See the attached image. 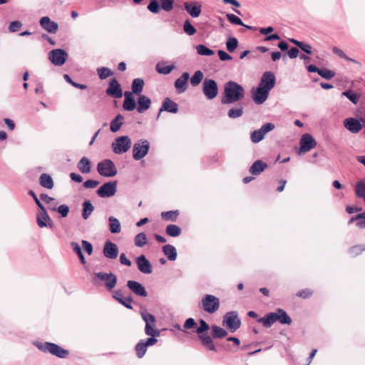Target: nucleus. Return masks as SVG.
Instances as JSON below:
<instances>
[{
  "instance_id": "1",
  "label": "nucleus",
  "mask_w": 365,
  "mask_h": 365,
  "mask_svg": "<svg viewBox=\"0 0 365 365\" xmlns=\"http://www.w3.org/2000/svg\"><path fill=\"white\" fill-rule=\"evenodd\" d=\"M34 344L41 351L50 353L60 359H66L69 354L68 350L63 349L61 346L54 343L34 341Z\"/></svg>"
},
{
  "instance_id": "2",
  "label": "nucleus",
  "mask_w": 365,
  "mask_h": 365,
  "mask_svg": "<svg viewBox=\"0 0 365 365\" xmlns=\"http://www.w3.org/2000/svg\"><path fill=\"white\" fill-rule=\"evenodd\" d=\"M140 316L145 323V333L146 335L150 336V338H155L159 336L160 332L155 328L156 319L155 316L145 311L140 312Z\"/></svg>"
},
{
  "instance_id": "3",
  "label": "nucleus",
  "mask_w": 365,
  "mask_h": 365,
  "mask_svg": "<svg viewBox=\"0 0 365 365\" xmlns=\"http://www.w3.org/2000/svg\"><path fill=\"white\" fill-rule=\"evenodd\" d=\"M150 149V143L146 139H140L135 143L133 146V158L135 160H140L145 157Z\"/></svg>"
},
{
  "instance_id": "4",
  "label": "nucleus",
  "mask_w": 365,
  "mask_h": 365,
  "mask_svg": "<svg viewBox=\"0 0 365 365\" xmlns=\"http://www.w3.org/2000/svg\"><path fill=\"white\" fill-rule=\"evenodd\" d=\"M98 173L103 177H113L117 175L118 170L113 162L110 159H105L98 163Z\"/></svg>"
},
{
  "instance_id": "5",
  "label": "nucleus",
  "mask_w": 365,
  "mask_h": 365,
  "mask_svg": "<svg viewBox=\"0 0 365 365\" xmlns=\"http://www.w3.org/2000/svg\"><path fill=\"white\" fill-rule=\"evenodd\" d=\"M93 283L97 284V279L105 282V287L108 290H112L117 284V277L112 272H95L93 274Z\"/></svg>"
},
{
  "instance_id": "6",
  "label": "nucleus",
  "mask_w": 365,
  "mask_h": 365,
  "mask_svg": "<svg viewBox=\"0 0 365 365\" xmlns=\"http://www.w3.org/2000/svg\"><path fill=\"white\" fill-rule=\"evenodd\" d=\"M201 305L205 312L213 314L220 308V300L214 295L205 294L202 298Z\"/></svg>"
},
{
  "instance_id": "7",
  "label": "nucleus",
  "mask_w": 365,
  "mask_h": 365,
  "mask_svg": "<svg viewBox=\"0 0 365 365\" xmlns=\"http://www.w3.org/2000/svg\"><path fill=\"white\" fill-rule=\"evenodd\" d=\"M132 142L128 136L118 137L112 143L113 151L118 155L126 153L130 148Z\"/></svg>"
},
{
  "instance_id": "8",
  "label": "nucleus",
  "mask_w": 365,
  "mask_h": 365,
  "mask_svg": "<svg viewBox=\"0 0 365 365\" xmlns=\"http://www.w3.org/2000/svg\"><path fill=\"white\" fill-rule=\"evenodd\" d=\"M244 88L236 82L230 81V103L237 102L244 98Z\"/></svg>"
},
{
  "instance_id": "9",
  "label": "nucleus",
  "mask_w": 365,
  "mask_h": 365,
  "mask_svg": "<svg viewBox=\"0 0 365 365\" xmlns=\"http://www.w3.org/2000/svg\"><path fill=\"white\" fill-rule=\"evenodd\" d=\"M67 58L68 53L61 48L53 49L48 53V59L53 65L57 66L63 65Z\"/></svg>"
},
{
  "instance_id": "10",
  "label": "nucleus",
  "mask_w": 365,
  "mask_h": 365,
  "mask_svg": "<svg viewBox=\"0 0 365 365\" xmlns=\"http://www.w3.org/2000/svg\"><path fill=\"white\" fill-rule=\"evenodd\" d=\"M274 125L272 123L264 124L259 129L255 130L251 133L250 138L252 143H257L264 138V135L274 129Z\"/></svg>"
},
{
  "instance_id": "11",
  "label": "nucleus",
  "mask_w": 365,
  "mask_h": 365,
  "mask_svg": "<svg viewBox=\"0 0 365 365\" xmlns=\"http://www.w3.org/2000/svg\"><path fill=\"white\" fill-rule=\"evenodd\" d=\"M117 191V181H110L103 184L97 190V195L101 197H110Z\"/></svg>"
},
{
  "instance_id": "12",
  "label": "nucleus",
  "mask_w": 365,
  "mask_h": 365,
  "mask_svg": "<svg viewBox=\"0 0 365 365\" xmlns=\"http://www.w3.org/2000/svg\"><path fill=\"white\" fill-rule=\"evenodd\" d=\"M317 142L310 134H304L300 139V148L298 154L301 155L315 148Z\"/></svg>"
},
{
  "instance_id": "13",
  "label": "nucleus",
  "mask_w": 365,
  "mask_h": 365,
  "mask_svg": "<svg viewBox=\"0 0 365 365\" xmlns=\"http://www.w3.org/2000/svg\"><path fill=\"white\" fill-rule=\"evenodd\" d=\"M157 341L158 339L155 338H148L146 340H140L135 346L137 356L139 359L143 358L147 351L148 347L153 346Z\"/></svg>"
},
{
  "instance_id": "14",
  "label": "nucleus",
  "mask_w": 365,
  "mask_h": 365,
  "mask_svg": "<svg viewBox=\"0 0 365 365\" xmlns=\"http://www.w3.org/2000/svg\"><path fill=\"white\" fill-rule=\"evenodd\" d=\"M217 86L212 79H205L203 82V93L208 99H213L217 95Z\"/></svg>"
},
{
  "instance_id": "15",
  "label": "nucleus",
  "mask_w": 365,
  "mask_h": 365,
  "mask_svg": "<svg viewBox=\"0 0 365 365\" xmlns=\"http://www.w3.org/2000/svg\"><path fill=\"white\" fill-rule=\"evenodd\" d=\"M276 78L271 71H266L262 74L259 86L267 90L269 92L274 87Z\"/></svg>"
},
{
  "instance_id": "16",
  "label": "nucleus",
  "mask_w": 365,
  "mask_h": 365,
  "mask_svg": "<svg viewBox=\"0 0 365 365\" xmlns=\"http://www.w3.org/2000/svg\"><path fill=\"white\" fill-rule=\"evenodd\" d=\"M251 92L252 100L257 105L264 103L267 99L269 93L267 90H265L259 86L256 88H252Z\"/></svg>"
},
{
  "instance_id": "17",
  "label": "nucleus",
  "mask_w": 365,
  "mask_h": 365,
  "mask_svg": "<svg viewBox=\"0 0 365 365\" xmlns=\"http://www.w3.org/2000/svg\"><path fill=\"white\" fill-rule=\"evenodd\" d=\"M105 257L109 259H115L118 257L119 250L116 244L108 240L105 242L103 250Z\"/></svg>"
},
{
  "instance_id": "18",
  "label": "nucleus",
  "mask_w": 365,
  "mask_h": 365,
  "mask_svg": "<svg viewBox=\"0 0 365 365\" xmlns=\"http://www.w3.org/2000/svg\"><path fill=\"white\" fill-rule=\"evenodd\" d=\"M36 222L38 226L41 228L46 227H49L50 228L53 227V222L45 208H43V210H40L37 213Z\"/></svg>"
},
{
  "instance_id": "19",
  "label": "nucleus",
  "mask_w": 365,
  "mask_h": 365,
  "mask_svg": "<svg viewBox=\"0 0 365 365\" xmlns=\"http://www.w3.org/2000/svg\"><path fill=\"white\" fill-rule=\"evenodd\" d=\"M106 93L107 95L116 98L122 97V88L115 78H111L110 80L108 88L106 89Z\"/></svg>"
},
{
  "instance_id": "20",
  "label": "nucleus",
  "mask_w": 365,
  "mask_h": 365,
  "mask_svg": "<svg viewBox=\"0 0 365 365\" xmlns=\"http://www.w3.org/2000/svg\"><path fill=\"white\" fill-rule=\"evenodd\" d=\"M136 264L139 271L143 274H149L153 272L152 264L144 255L136 258Z\"/></svg>"
},
{
  "instance_id": "21",
  "label": "nucleus",
  "mask_w": 365,
  "mask_h": 365,
  "mask_svg": "<svg viewBox=\"0 0 365 365\" xmlns=\"http://www.w3.org/2000/svg\"><path fill=\"white\" fill-rule=\"evenodd\" d=\"M127 287L135 295L145 297L148 296V292L145 287L140 282L134 280H128L127 282Z\"/></svg>"
},
{
  "instance_id": "22",
  "label": "nucleus",
  "mask_w": 365,
  "mask_h": 365,
  "mask_svg": "<svg viewBox=\"0 0 365 365\" xmlns=\"http://www.w3.org/2000/svg\"><path fill=\"white\" fill-rule=\"evenodd\" d=\"M39 24L45 31L50 34H56L58 29V24L51 21L48 16L41 18Z\"/></svg>"
},
{
  "instance_id": "23",
  "label": "nucleus",
  "mask_w": 365,
  "mask_h": 365,
  "mask_svg": "<svg viewBox=\"0 0 365 365\" xmlns=\"http://www.w3.org/2000/svg\"><path fill=\"white\" fill-rule=\"evenodd\" d=\"M163 111L177 113L178 112V105L175 102L173 101L170 98L167 97L163 101L157 118H159L160 115Z\"/></svg>"
},
{
  "instance_id": "24",
  "label": "nucleus",
  "mask_w": 365,
  "mask_h": 365,
  "mask_svg": "<svg viewBox=\"0 0 365 365\" xmlns=\"http://www.w3.org/2000/svg\"><path fill=\"white\" fill-rule=\"evenodd\" d=\"M190 78L188 73H183L180 77L177 78L175 81V88L177 90L178 93H184L187 88V81Z\"/></svg>"
},
{
  "instance_id": "25",
  "label": "nucleus",
  "mask_w": 365,
  "mask_h": 365,
  "mask_svg": "<svg viewBox=\"0 0 365 365\" xmlns=\"http://www.w3.org/2000/svg\"><path fill=\"white\" fill-rule=\"evenodd\" d=\"M184 8L193 18L198 17L201 14V5L198 2H185Z\"/></svg>"
},
{
  "instance_id": "26",
  "label": "nucleus",
  "mask_w": 365,
  "mask_h": 365,
  "mask_svg": "<svg viewBox=\"0 0 365 365\" xmlns=\"http://www.w3.org/2000/svg\"><path fill=\"white\" fill-rule=\"evenodd\" d=\"M344 127L353 133H359L362 128L359 120L354 118L346 119L344 120Z\"/></svg>"
},
{
  "instance_id": "27",
  "label": "nucleus",
  "mask_w": 365,
  "mask_h": 365,
  "mask_svg": "<svg viewBox=\"0 0 365 365\" xmlns=\"http://www.w3.org/2000/svg\"><path fill=\"white\" fill-rule=\"evenodd\" d=\"M151 106V100L145 95H140L138 98L137 111L143 113L150 108Z\"/></svg>"
},
{
  "instance_id": "28",
  "label": "nucleus",
  "mask_w": 365,
  "mask_h": 365,
  "mask_svg": "<svg viewBox=\"0 0 365 365\" xmlns=\"http://www.w3.org/2000/svg\"><path fill=\"white\" fill-rule=\"evenodd\" d=\"M124 102L123 108L125 110L132 111L137 107V103L131 92L125 91L124 93Z\"/></svg>"
},
{
  "instance_id": "29",
  "label": "nucleus",
  "mask_w": 365,
  "mask_h": 365,
  "mask_svg": "<svg viewBox=\"0 0 365 365\" xmlns=\"http://www.w3.org/2000/svg\"><path fill=\"white\" fill-rule=\"evenodd\" d=\"M274 313L277 322H279L282 324L289 325L292 324V320L291 317L282 309L278 308Z\"/></svg>"
},
{
  "instance_id": "30",
  "label": "nucleus",
  "mask_w": 365,
  "mask_h": 365,
  "mask_svg": "<svg viewBox=\"0 0 365 365\" xmlns=\"http://www.w3.org/2000/svg\"><path fill=\"white\" fill-rule=\"evenodd\" d=\"M267 167V163H264L261 160H257L250 166V173L254 175H259Z\"/></svg>"
},
{
  "instance_id": "31",
  "label": "nucleus",
  "mask_w": 365,
  "mask_h": 365,
  "mask_svg": "<svg viewBox=\"0 0 365 365\" xmlns=\"http://www.w3.org/2000/svg\"><path fill=\"white\" fill-rule=\"evenodd\" d=\"M241 321L236 312H230V332H234L240 328Z\"/></svg>"
},
{
  "instance_id": "32",
  "label": "nucleus",
  "mask_w": 365,
  "mask_h": 365,
  "mask_svg": "<svg viewBox=\"0 0 365 365\" xmlns=\"http://www.w3.org/2000/svg\"><path fill=\"white\" fill-rule=\"evenodd\" d=\"M109 231L112 234H118L121 231V225L120 221L115 217H108Z\"/></svg>"
},
{
  "instance_id": "33",
  "label": "nucleus",
  "mask_w": 365,
  "mask_h": 365,
  "mask_svg": "<svg viewBox=\"0 0 365 365\" xmlns=\"http://www.w3.org/2000/svg\"><path fill=\"white\" fill-rule=\"evenodd\" d=\"M163 252L164 255L170 261H175L177 258L178 254L175 247L171 245H165L163 247Z\"/></svg>"
},
{
  "instance_id": "34",
  "label": "nucleus",
  "mask_w": 365,
  "mask_h": 365,
  "mask_svg": "<svg viewBox=\"0 0 365 365\" xmlns=\"http://www.w3.org/2000/svg\"><path fill=\"white\" fill-rule=\"evenodd\" d=\"M78 169L82 173H88L91 170V163L86 157H83L77 165Z\"/></svg>"
},
{
  "instance_id": "35",
  "label": "nucleus",
  "mask_w": 365,
  "mask_h": 365,
  "mask_svg": "<svg viewBox=\"0 0 365 365\" xmlns=\"http://www.w3.org/2000/svg\"><path fill=\"white\" fill-rule=\"evenodd\" d=\"M258 322L262 323L264 327H270L274 322H276V316L274 312H270L265 317L259 318Z\"/></svg>"
},
{
  "instance_id": "36",
  "label": "nucleus",
  "mask_w": 365,
  "mask_h": 365,
  "mask_svg": "<svg viewBox=\"0 0 365 365\" xmlns=\"http://www.w3.org/2000/svg\"><path fill=\"white\" fill-rule=\"evenodd\" d=\"M82 217L84 220L88 219L94 210V206L90 200H85L82 204Z\"/></svg>"
},
{
  "instance_id": "37",
  "label": "nucleus",
  "mask_w": 365,
  "mask_h": 365,
  "mask_svg": "<svg viewBox=\"0 0 365 365\" xmlns=\"http://www.w3.org/2000/svg\"><path fill=\"white\" fill-rule=\"evenodd\" d=\"M40 185L47 189H52L53 187V181L52 178L46 173H43L39 178Z\"/></svg>"
},
{
  "instance_id": "38",
  "label": "nucleus",
  "mask_w": 365,
  "mask_h": 365,
  "mask_svg": "<svg viewBox=\"0 0 365 365\" xmlns=\"http://www.w3.org/2000/svg\"><path fill=\"white\" fill-rule=\"evenodd\" d=\"M123 116L120 114H118L115 116V118L111 120L110 125V129L112 132L115 133L120 128L121 125L123 123Z\"/></svg>"
},
{
  "instance_id": "39",
  "label": "nucleus",
  "mask_w": 365,
  "mask_h": 365,
  "mask_svg": "<svg viewBox=\"0 0 365 365\" xmlns=\"http://www.w3.org/2000/svg\"><path fill=\"white\" fill-rule=\"evenodd\" d=\"M144 86V81L141 78H135L133 81L132 85H131V89H132V94H140L143 89Z\"/></svg>"
},
{
  "instance_id": "40",
  "label": "nucleus",
  "mask_w": 365,
  "mask_h": 365,
  "mask_svg": "<svg viewBox=\"0 0 365 365\" xmlns=\"http://www.w3.org/2000/svg\"><path fill=\"white\" fill-rule=\"evenodd\" d=\"M199 339H200L202 345L209 350H215V346L212 342L211 337L207 334H200L199 335Z\"/></svg>"
},
{
  "instance_id": "41",
  "label": "nucleus",
  "mask_w": 365,
  "mask_h": 365,
  "mask_svg": "<svg viewBox=\"0 0 365 365\" xmlns=\"http://www.w3.org/2000/svg\"><path fill=\"white\" fill-rule=\"evenodd\" d=\"M165 232L170 237H178L181 234V228L178 225L170 224L166 227Z\"/></svg>"
},
{
  "instance_id": "42",
  "label": "nucleus",
  "mask_w": 365,
  "mask_h": 365,
  "mask_svg": "<svg viewBox=\"0 0 365 365\" xmlns=\"http://www.w3.org/2000/svg\"><path fill=\"white\" fill-rule=\"evenodd\" d=\"M148 242L147 235L144 232H140L134 238L135 245L138 247H143Z\"/></svg>"
},
{
  "instance_id": "43",
  "label": "nucleus",
  "mask_w": 365,
  "mask_h": 365,
  "mask_svg": "<svg viewBox=\"0 0 365 365\" xmlns=\"http://www.w3.org/2000/svg\"><path fill=\"white\" fill-rule=\"evenodd\" d=\"M174 65L165 66L163 63H158L156 65V71L161 74L168 75L174 69Z\"/></svg>"
},
{
  "instance_id": "44",
  "label": "nucleus",
  "mask_w": 365,
  "mask_h": 365,
  "mask_svg": "<svg viewBox=\"0 0 365 365\" xmlns=\"http://www.w3.org/2000/svg\"><path fill=\"white\" fill-rule=\"evenodd\" d=\"M179 215L178 210H170L167 212H163L161 213V217L165 220H170L172 222H175Z\"/></svg>"
},
{
  "instance_id": "45",
  "label": "nucleus",
  "mask_w": 365,
  "mask_h": 365,
  "mask_svg": "<svg viewBox=\"0 0 365 365\" xmlns=\"http://www.w3.org/2000/svg\"><path fill=\"white\" fill-rule=\"evenodd\" d=\"M212 336L213 338H222L227 336V332L222 328L216 325L212 326Z\"/></svg>"
},
{
  "instance_id": "46",
  "label": "nucleus",
  "mask_w": 365,
  "mask_h": 365,
  "mask_svg": "<svg viewBox=\"0 0 365 365\" xmlns=\"http://www.w3.org/2000/svg\"><path fill=\"white\" fill-rule=\"evenodd\" d=\"M196 50L199 55L210 56L215 53L214 51L203 44L196 46Z\"/></svg>"
},
{
  "instance_id": "47",
  "label": "nucleus",
  "mask_w": 365,
  "mask_h": 365,
  "mask_svg": "<svg viewBox=\"0 0 365 365\" xmlns=\"http://www.w3.org/2000/svg\"><path fill=\"white\" fill-rule=\"evenodd\" d=\"M203 73L201 71H197L190 78V83L192 86H198L203 78Z\"/></svg>"
},
{
  "instance_id": "48",
  "label": "nucleus",
  "mask_w": 365,
  "mask_h": 365,
  "mask_svg": "<svg viewBox=\"0 0 365 365\" xmlns=\"http://www.w3.org/2000/svg\"><path fill=\"white\" fill-rule=\"evenodd\" d=\"M341 95L343 96H346L350 101H351L354 104H357L359 100V96L354 93L351 90H346L344 91Z\"/></svg>"
},
{
  "instance_id": "49",
  "label": "nucleus",
  "mask_w": 365,
  "mask_h": 365,
  "mask_svg": "<svg viewBox=\"0 0 365 365\" xmlns=\"http://www.w3.org/2000/svg\"><path fill=\"white\" fill-rule=\"evenodd\" d=\"M364 250H365V245H354V246L351 247L349 250V253L352 257H356L357 255L361 254Z\"/></svg>"
},
{
  "instance_id": "50",
  "label": "nucleus",
  "mask_w": 365,
  "mask_h": 365,
  "mask_svg": "<svg viewBox=\"0 0 365 365\" xmlns=\"http://www.w3.org/2000/svg\"><path fill=\"white\" fill-rule=\"evenodd\" d=\"M97 72L98 74L99 78L101 80L106 79V78L109 77L112 75V71L110 69L106 67H101L97 69Z\"/></svg>"
},
{
  "instance_id": "51",
  "label": "nucleus",
  "mask_w": 365,
  "mask_h": 365,
  "mask_svg": "<svg viewBox=\"0 0 365 365\" xmlns=\"http://www.w3.org/2000/svg\"><path fill=\"white\" fill-rule=\"evenodd\" d=\"M183 30L189 36H192L196 33L195 28L191 24L188 19L184 22Z\"/></svg>"
},
{
  "instance_id": "52",
  "label": "nucleus",
  "mask_w": 365,
  "mask_h": 365,
  "mask_svg": "<svg viewBox=\"0 0 365 365\" xmlns=\"http://www.w3.org/2000/svg\"><path fill=\"white\" fill-rule=\"evenodd\" d=\"M319 75L327 80H330L335 76V72L327 68H320Z\"/></svg>"
},
{
  "instance_id": "53",
  "label": "nucleus",
  "mask_w": 365,
  "mask_h": 365,
  "mask_svg": "<svg viewBox=\"0 0 365 365\" xmlns=\"http://www.w3.org/2000/svg\"><path fill=\"white\" fill-rule=\"evenodd\" d=\"M160 7L165 11H170L173 9L174 0H160Z\"/></svg>"
},
{
  "instance_id": "54",
  "label": "nucleus",
  "mask_w": 365,
  "mask_h": 365,
  "mask_svg": "<svg viewBox=\"0 0 365 365\" xmlns=\"http://www.w3.org/2000/svg\"><path fill=\"white\" fill-rule=\"evenodd\" d=\"M147 8L150 12L158 14L160 11V6L157 0H151Z\"/></svg>"
},
{
  "instance_id": "55",
  "label": "nucleus",
  "mask_w": 365,
  "mask_h": 365,
  "mask_svg": "<svg viewBox=\"0 0 365 365\" xmlns=\"http://www.w3.org/2000/svg\"><path fill=\"white\" fill-rule=\"evenodd\" d=\"M243 113L242 107H238L236 108H230V118H237L240 117Z\"/></svg>"
},
{
  "instance_id": "56",
  "label": "nucleus",
  "mask_w": 365,
  "mask_h": 365,
  "mask_svg": "<svg viewBox=\"0 0 365 365\" xmlns=\"http://www.w3.org/2000/svg\"><path fill=\"white\" fill-rule=\"evenodd\" d=\"M209 328H210V327L207 324V322L205 320H203V319H200V326L197 329V333L199 335L204 334L203 333L205 331H207L209 329Z\"/></svg>"
},
{
  "instance_id": "57",
  "label": "nucleus",
  "mask_w": 365,
  "mask_h": 365,
  "mask_svg": "<svg viewBox=\"0 0 365 365\" xmlns=\"http://www.w3.org/2000/svg\"><path fill=\"white\" fill-rule=\"evenodd\" d=\"M356 225L360 228H365V212L356 216Z\"/></svg>"
},
{
  "instance_id": "58",
  "label": "nucleus",
  "mask_w": 365,
  "mask_h": 365,
  "mask_svg": "<svg viewBox=\"0 0 365 365\" xmlns=\"http://www.w3.org/2000/svg\"><path fill=\"white\" fill-rule=\"evenodd\" d=\"M332 51L334 54L339 56L342 58H344L348 61H353L351 58H349L341 49L336 46H334L332 48Z\"/></svg>"
},
{
  "instance_id": "59",
  "label": "nucleus",
  "mask_w": 365,
  "mask_h": 365,
  "mask_svg": "<svg viewBox=\"0 0 365 365\" xmlns=\"http://www.w3.org/2000/svg\"><path fill=\"white\" fill-rule=\"evenodd\" d=\"M22 26V23L19 21H14L10 23L9 30L10 32H16Z\"/></svg>"
},
{
  "instance_id": "60",
  "label": "nucleus",
  "mask_w": 365,
  "mask_h": 365,
  "mask_svg": "<svg viewBox=\"0 0 365 365\" xmlns=\"http://www.w3.org/2000/svg\"><path fill=\"white\" fill-rule=\"evenodd\" d=\"M81 243H82L83 249L85 250V252L89 255H92L93 245H91V243L89 242L88 241L84 240H82Z\"/></svg>"
},
{
  "instance_id": "61",
  "label": "nucleus",
  "mask_w": 365,
  "mask_h": 365,
  "mask_svg": "<svg viewBox=\"0 0 365 365\" xmlns=\"http://www.w3.org/2000/svg\"><path fill=\"white\" fill-rule=\"evenodd\" d=\"M133 300L131 297H123L122 299H120L119 303L129 309H133Z\"/></svg>"
},
{
  "instance_id": "62",
  "label": "nucleus",
  "mask_w": 365,
  "mask_h": 365,
  "mask_svg": "<svg viewBox=\"0 0 365 365\" xmlns=\"http://www.w3.org/2000/svg\"><path fill=\"white\" fill-rule=\"evenodd\" d=\"M57 212L62 217H66L69 212V207L66 205H61L57 207Z\"/></svg>"
},
{
  "instance_id": "63",
  "label": "nucleus",
  "mask_w": 365,
  "mask_h": 365,
  "mask_svg": "<svg viewBox=\"0 0 365 365\" xmlns=\"http://www.w3.org/2000/svg\"><path fill=\"white\" fill-rule=\"evenodd\" d=\"M230 23L235 25L245 26L240 18L231 14H230Z\"/></svg>"
},
{
  "instance_id": "64",
  "label": "nucleus",
  "mask_w": 365,
  "mask_h": 365,
  "mask_svg": "<svg viewBox=\"0 0 365 365\" xmlns=\"http://www.w3.org/2000/svg\"><path fill=\"white\" fill-rule=\"evenodd\" d=\"M312 295V292L309 289H302L297 293V296L303 299L309 298Z\"/></svg>"
}]
</instances>
